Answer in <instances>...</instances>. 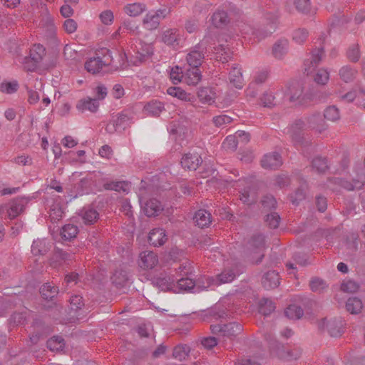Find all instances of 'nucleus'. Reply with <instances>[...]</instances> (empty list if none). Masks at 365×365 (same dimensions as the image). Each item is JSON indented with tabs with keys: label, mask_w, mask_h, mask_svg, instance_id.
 <instances>
[{
	"label": "nucleus",
	"mask_w": 365,
	"mask_h": 365,
	"mask_svg": "<svg viewBox=\"0 0 365 365\" xmlns=\"http://www.w3.org/2000/svg\"><path fill=\"white\" fill-rule=\"evenodd\" d=\"M243 272V268H235V269H225L223 272L219 274L216 279L208 278L210 279V286L213 284L220 285L225 283H229L234 280V279Z\"/></svg>",
	"instance_id": "9b49d317"
},
{
	"label": "nucleus",
	"mask_w": 365,
	"mask_h": 365,
	"mask_svg": "<svg viewBox=\"0 0 365 365\" xmlns=\"http://www.w3.org/2000/svg\"><path fill=\"white\" fill-rule=\"evenodd\" d=\"M247 249L250 255H257L258 258L256 259V263L260 262L264 257L265 249L264 237L261 234L254 235L249 240Z\"/></svg>",
	"instance_id": "6e6552de"
},
{
	"label": "nucleus",
	"mask_w": 365,
	"mask_h": 365,
	"mask_svg": "<svg viewBox=\"0 0 365 365\" xmlns=\"http://www.w3.org/2000/svg\"><path fill=\"white\" fill-rule=\"evenodd\" d=\"M181 40L180 33L177 29H168L162 34V41L174 48L179 46Z\"/></svg>",
	"instance_id": "ddd939ff"
},
{
	"label": "nucleus",
	"mask_w": 365,
	"mask_h": 365,
	"mask_svg": "<svg viewBox=\"0 0 365 365\" xmlns=\"http://www.w3.org/2000/svg\"><path fill=\"white\" fill-rule=\"evenodd\" d=\"M263 287L267 289H274L279 284V276L275 271H269L264 274L262 279Z\"/></svg>",
	"instance_id": "412c9836"
},
{
	"label": "nucleus",
	"mask_w": 365,
	"mask_h": 365,
	"mask_svg": "<svg viewBox=\"0 0 365 365\" xmlns=\"http://www.w3.org/2000/svg\"><path fill=\"white\" fill-rule=\"evenodd\" d=\"M266 19L269 20L270 21V24L269 25V29L266 31H257L255 33V35L257 38H258L259 40L269 36L271 34H272L275 31V23L278 19V12L277 11H272V12H267L265 14Z\"/></svg>",
	"instance_id": "dca6fc26"
},
{
	"label": "nucleus",
	"mask_w": 365,
	"mask_h": 365,
	"mask_svg": "<svg viewBox=\"0 0 365 365\" xmlns=\"http://www.w3.org/2000/svg\"><path fill=\"white\" fill-rule=\"evenodd\" d=\"M322 324V328L326 327L331 336L337 337L341 334V326L336 325L335 322H327L326 319H323Z\"/></svg>",
	"instance_id": "a18cd8bd"
},
{
	"label": "nucleus",
	"mask_w": 365,
	"mask_h": 365,
	"mask_svg": "<svg viewBox=\"0 0 365 365\" xmlns=\"http://www.w3.org/2000/svg\"><path fill=\"white\" fill-rule=\"evenodd\" d=\"M158 263V255L153 251H143L139 255L138 264L144 269H151Z\"/></svg>",
	"instance_id": "f8f14e48"
},
{
	"label": "nucleus",
	"mask_w": 365,
	"mask_h": 365,
	"mask_svg": "<svg viewBox=\"0 0 365 365\" xmlns=\"http://www.w3.org/2000/svg\"><path fill=\"white\" fill-rule=\"evenodd\" d=\"M294 4L297 10L302 13H308L311 9L310 0H294Z\"/></svg>",
	"instance_id": "680f3d73"
},
{
	"label": "nucleus",
	"mask_w": 365,
	"mask_h": 365,
	"mask_svg": "<svg viewBox=\"0 0 365 365\" xmlns=\"http://www.w3.org/2000/svg\"><path fill=\"white\" fill-rule=\"evenodd\" d=\"M101 53L103 57L97 56L91 58L85 63L86 69L91 73H96L106 66L113 63V56L110 50L104 48Z\"/></svg>",
	"instance_id": "39448f33"
},
{
	"label": "nucleus",
	"mask_w": 365,
	"mask_h": 365,
	"mask_svg": "<svg viewBox=\"0 0 365 365\" xmlns=\"http://www.w3.org/2000/svg\"><path fill=\"white\" fill-rule=\"evenodd\" d=\"M282 164V157L277 152L264 155L261 160V165L265 169L274 170L280 167Z\"/></svg>",
	"instance_id": "4468645a"
},
{
	"label": "nucleus",
	"mask_w": 365,
	"mask_h": 365,
	"mask_svg": "<svg viewBox=\"0 0 365 365\" xmlns=\"http://www.w3.org/2000/svg\"><path fill=\"white\" fill-rule=\"evenodd\" d=\"M324 56L323 48H314L304 62V71L307 75L311 74L322 61Z\"/></svg>",
	"instance_id": "9d476101"
},
{
	"label": "nucleus",
	"mask_w": 365,
	"mask_h": 365,
	"mask_svg": "<svg viewBox=\"0 0 365 365\" xmlns=\"http://www.w3.org/2000/svg\"><path fill=\"white\" fill-rule=\"evenodd\" d=\"M168 95L185 102L193 103L195 101L194 95L187 93L180 87H170L167 89Z\"/></svg>",
	"instance_id": "aec40b11"
},
{
	"label": "nucleus",
	"mask_w": 365,
	"mask_h": 365,
	"mask_svg": "<svg viewBox=\"0 0 365 365\" xmlns=\"http://www.w3.org/2000/svg\"><path fill=\"white\" fill-rule=\"evenodd\" d=\"M79 216L84 224L91 225L97 221L99 217V213L93 207H85L80 211Z\"/></svg>",
	"instance_id": "6ab92c4d"
},
{
	"label": "nucleus",
	"mask_w": 365,
	"mask_h": 365,
	"mask_svg": "<svg viewBox=\"0 0 365 365\" xmlns=\"http://www.w3.org/2000/svg\"><path fill=\"white\" fill-rule=\"evenodd\" d=\"M309 128L322 133L327 128V125L319 114L313 115L305 120H298L289 128L288 133L294 145L299 149L309 143L302 134L304 128Z\"/></svg>",
	"instance_id": "f257e3e1"
},
{
	"label": "nucleus",
	"mask_w": 365,
	"mask_h": 365,
	"mask_svg": "<svg viewBox=\"0 0 365 365\" xmlns=\"http://www.w3.org/2000/svg\"><path fill=\"white\" fill-rule=\"evenodd\" d=\"M265 222L272 229L277 228L280 222V217L277 212H273L266 216Z\"/></svg>",
	"instance_id": "13d9d810"
},
{
	"label": "nucleus",
	"mask_w": 365,
	"mask_h": 365,
	"mask_svg": "<svg viewBox=\"0 0 365 365\" xmlns=\"http://www.w3.org/2000/svg\"><path fill=\"white\" fill-rule=\"evenodd\" d=\"M18 88L19 83L16 81L2 82L0 85L1 91L7 94L15 93Z\"/></svg>",
	"instance_id": "864d4df0"
},
{
	"label": "nucleus",
	"mask_w": 365,
	"mask_h": 365,
	"mask_svg": "<svg viewBox=\"0 0 365 365\" xmlns=\"http://www.w3.org/2000/svg\"><path fill=\"white\" fill-rule=\"evenodd\" d=\"M238 141L235 135H228L222 143L226 150L235 151L237 147Z\"/></svg>",
	"instance_id": "774afa93"
},
{
	"label": "nucleus",
	"mask_w": 365,
	"mask_h": 365,
	"mask_svg": "<svg viewBox=\"0 0 365 365\" xmlns=\"http://www.w3.org/2000/svg\"><path fill=\"white\" fill-rule=\"evenodd\" d=\"M149 242L154 247L163 245L167 241L165 231L162 228H155L149 232Z\"/></svg>",
	"instance_id": "a211bd4d"
},
{
	"label": "nucleus",
	"mask_w": 365,
	"mask_h": 365,
	"mask_svg": "<svg viewBox=\"0 0 365 365\" xmlns=\"http://www.w3.org/2000/svg\"><path fill=\"white\" fill-rule=\"evenodd\" d=\"M240 200L245 204H251L255 201L254 193L251 192L250 188H245L240 191Z\"/></svg>",
	"instance_id": "4d7b16f0"
},
{
	"label": "nucleus",
	"mask_w": 365,
	"mask_h": 365,
	"mask_svg": "<svg viewBox=\"0 0 365 365\" xmlns=\"http://www.w3.org/2000/svg\"><path fill=\"white\" fill-rule=\"evenodd\" d=\"M140 203L142 202V199L140 200ZM143 212L148 217H155L159 215L160 212L163 210V207L158 200L156 199H150V200L145 202L143 205H142Z\"/></svg>",
	"instance_id": "2eb2a0df"
},
{
	"label": "nucleus",
	"mask_w": 365,
	"mask_h": 365,
	"mask_svg": "<svg viewBox=\"0 0 365 365\" xmlns=\"http://www.w3.org/2000/svg\"><path fill=\"white\" fill-rule=\"evenodd\" d=\"M309 36V32L305 29H298L293 31L292 40L295 43L302 44L304 43Z\"/></svg>",
	"instance_id": "de8ad7c7"
},
{
	"label": "nucleus",
	"mask_w": 365,
	"mask_h": 365,
	"mask_svg": "<svg viewBox=\"0 0 365 365\" xmlns=\"http://www.w3.org/2000/svg\"><path fill=\"white\" fill-rule=\"evenodd\" d=\"M346 310L353 314H359L363 308L361 300L357 297L349 298L346 303Z\"/></svg>",
	"instance_id": "e433bc0d"
},
{
	"label": "nucleus",
	"mask_w": 365,
	"mask_h": 365,
	"mask_svg": "<svg viewBox=\"0 0 365 365\" xmlns=\"http://www.w3.org/2000/svg\"><path fill=\"white\" fill-rule=\"evenodd\" d=\"M130 48L132 51L129 53V57L126 58L135 66L147 61L153 54L152 43H145L142 40H135Z\"/></svg>",
	"instance_id": "7ed1b4c3"
},
{
	"label": "nucleus",
	"mask_w": 365,
	"mask_h": 365,
	"mask_svg": "<svg viewBox=\"0 0 365 365\" xmlns=\"http://www.w3.org/2000/svg\"><path fill=\"white\" fill-rule=\"evenodd\" d=\"M133 117L128 111H123L115 115L108 123L106 130L109 133L121 132L132 123Z\"/></svg>",
	"instance_id": "423d86ee"
},
{
	"label": "nucleus",
	"mask_w": 365,
	"mask_h": 365,
	"mask_svg": "<svg viewBox=\"0 0 365 365\" xmlns=\"http://www.w3.org/2000/svg\"><path fill=\"white\" fill-rule=\"evenodd\" d=\"M212 4L206 0H200L197 1L194 6V12L195 13H203L207 12L211 7Z\"/></svg>",
	"instance_id": "338daca9"
},
{
	"label": "nucleus",
	"mask_w": 365,
	"mask_h": 365,
	"mask_svg": "<svg viewBox=\"0 0 365 365\" xmlns=\"http://www.w3.org/2000/svg\"><path fill=\"white\" fill-rule=\"evenodd\" d=\"M341 186L347 190H354L361 189L363 186V181L361 179L354 180L353 182L345 180H338Z\"/></svg>",
	"instance_id": "09e8293b"
},
{
	"label": "nucleus",
	"mask_w": 365,
	"mask_h": 365,
	"mask_svg": "<svg viewBox=\"0 0 365 365\" xmlns=\"http://www.w3.org/2000/svg\"><path fill=\"white\" fill-rule=\"evenodd\" d=\"M45 55V48L41 44H34L30 49L29 58L35 63L39 62Z\"/></svg>",
	"instance_id": "a19ab883"
},
{
	"label": "nucleus",
	"mask_w": 365,
	"mask_h": 365,
	"mask_svg": "<svg viewBox=\"0 0 365 365\" xmlns=\"http://www.w3.org/2000/svg\"><path fill=\"white\" fill-rule=\"evenodd\" d=\"M160 22V21H158L154 15H153L152 11H149L146 14L143 20L144 27L150 31L156 29L158 27Z\"/></svg>",
	"instance_id": "ea45409f"
},
{
	"label": "nucleus",
	"mask_w": 365,
	"mask_h": 365,
	"mask_svg": "<svg viewBox=\"0 0 365 365\" xmlns=\"http://www.w3.org/2000/svg\"><path fill=\"white\" fill-rule=\"evenodd\" d=\"M202 78L201 73L197 68H191L187 70L184 75V79L187 84L195 86L197 84Z\"/></svg>",
	"instance_id": "7c9ffc66"
},
{
	"label": "nucleus",
	"mask_w": 365,
	"mask_h": 365,
	"mask_svg": "<svg viewBox=\"0 0 365 365\" xmlns=\"http://www.w3.org/2000/svg\"><path fill=\"white\" fill-rule=\"evenodd\" d=\"M155 284L163 291H172L174 292L175 279L170 277H160L154 280Z\"/></svg>",
	"instance_id": "cd10ccee"
},
{
	"label": "nucleus",
	"mask_w": 365,
	"mask_h": 365,
	"mask_svg": "<svg viewBox=\"0 0 365 365\" xmlns=\"http://www.w3.org/2000/svg\"><path fill=\"white\" fill-rule=\"evenodd\" d=\"M189 270L190 267H187V265L179 267V276L181 277L176 279L174 287L175 293L180 292H200L210 287V279H199L197 282H195L192 279L187 277Z\"/></svg>",
	"instance_id": "f03ea898"
},
{
	"label": "nucleus",
	"mask_w": 365,
	"mask_h": 365,
	"mask_svg": "<svg viewBox=\"0 0 365 365\" xmlns=\"http://www.w3.org/2000/svg\"><path fill=\"white\" fill-rule=\"evenodd\" d=\"M212 24L217 28L225 26L230 21L227 13L223 10L216 11L211 17Z\"/></svg>",
	"instance_id": "bb28decb"
},
{
	"label": "nucleus",
	"mask_w": 365,
	"mask_h": 365,
	"mask_svg": "<svg viewBox=\"0 0 365 365\" xmlns=\"http://www.w3.org/2000/svg\"><path fill=\"white\" fill-rule=\"evenodd\" d=\"M357 70L349 65H345L339 70L340 79L344 83L352 82L357 75Z\"/></svg>",
	"instance_id": "b1692460"
},
{
	"label": "nucleus",
	"mask_w": 365,
	"mask_h": 365,
	"mask_svg": "<svg viewBox=\"0 0 365 365\" xmlns=\"http://www.w3.org/2000/svg\"><path fill=\"white\" fill-rule=\"evenodd\" d=\"M194 220L199 227L203 228L210 225L211 215L205 210H199L195 214Z\"/></svg>",
	"instance_id": "a878e982"
},
{
	"label": "nucleus",
	"mask_w": 365,
	"mask_h": 365,
	"mask_svg": "<svg viewBox=\"0 0 365 365\" xmlns=\"http://www.w3.org/2000/svg\"><path fill=\"white\" fill-rule=\"evenodd\" d=\"M98 107L99 103L97 99L89 97L81 100L76 106L77 109L81 112L88 110L92 113L96 112Z\"/></svg>",
	"instance_id": "4be33fe9"
},
{
	"label": "nucleus",
	"mask_w": 365,
	"mask_h": 365,
	"mask_svg": "<svg viewBox=\"0 0 365 365\" xmlns=\"http://www.w3.org/2000/svg\"><path fill=\"white\" fill-rule=\"evenodd\" d=\"M145 111L152 116H158L164 110V105L158 101H152L144 107Z\"/></svg>",
	"instance_id": "72a5a7b5"
},
{
	"label": "nucleus",
	"mask_w": 365,
	"mask_h": 365,
	"mask_svg": "<svg viewBox=\"0 0 365 365\" xmlns=\"http://www.w3.org/2000/svg\"><path fill=\"white\" fill-rule=\"evenodd\" d=\"M329 80V72L326 68H320L314 77V81L320 85H325Z\"/></svg>",
	"instance_id": "8fccbe9b"
},
{
	"label": "nucleus",
	"mask_w": 365,
	"mask_h": 365,
	"mask_svg": "<svg viewBox=\"0 0 365 365\" xmlns=\"http://www.w3.org/2000/svg\"><path fill=\"white\" fill-rule=\"evenodd\" d=\"M106 188L108 190H115L118 192L123 191L128 192V185L125 182H113L106 185Z\"/></svg>",
	"instance_id": "e2e57ef3"
},
{
	"label": "nucleus",
	"mask_w": 365,
	"mask_h": 365,
	"mask_svg": "<svg viewBox=\"0 0 365 365\" xmlns=\"http://www.w3.org/2000/svg\"><path fill=\"white\" fill-rule=\"evenodd\" d=\"M215 58L222 63L227 62L231 58V52L228 45L220 44L214 48Z\"/></svg>",
	"instance_id": "c85d7f7f"
},
{
	"label": "nucleus",
	"mask_w": 365,
	"mask_h": 365,
	"mask_svg": "<svg viewBox=\"0 0 365 365\" xmlns=\"http://www.w3.org/2000/svg\"><path fill=\"white\" fill-rule=\"evenodd\" d=\"M78 232V229L77 226L67 224L62 227L61 235L65 240H71L76 237Z\"/></svg>",
	"instance_id": "37998d69"
},
{
	"label": "nucleus",
	"mask_w": 365,
	"mask_h": 365,
	"mask_svg": "<svg viewBox=\"0 0 365 365\" xmlns=\"http://www.w3.org/2000/svg\"><path fill=\"white\" fill-rule=\"evenodd\" d=\"M48 249L45 240L37 239L33 242L31 245V252L34 255H43L47 252Z\"/></svg>",
	"instance_id": "4c0bfd02"
},
{
	"label": "nucleus",
	"mask_w": 365,
	"mask_h": 365,
	"mask_svg": "<svg viewBox=\"0 0 365 365\" xmlns=\"http://www.w3.org/2000/svg\"><path fill=\"white\" fill-rule=\"evenodd\" d=\"M346 56L351 62H357L361 56L359 46L358 44L350 46L346 51Z\"/></svg>",
	"instance_id": "3c124183"
},
{
	"label": "nucleus",
	"mask_w": 365,
	"mask_h": 365,
	"mask_svg": "<svg viewBox=\"0 0 365 365\" xmlns=\"http://www.w3.org/2000/svg\"><path fill=\"white\" fill-rule=\"evenodd\" d=\"M326 287V282L322 279L315 278L310 282V288L314 292H320L323 291Z\"/></svg>",
	"instance_id": "69168bd1"
},
{
	"label": "nucleus",
	"mask_w": 365,
	"mask_h": 365,
	"mask_svg": "<svg viewBox=\"0 0 365 365\" xmlns=\"http://www.w3.org/2000/svg\"><path fill=\"white\" fill-rule=\"evenodd\" d=\"M306 185H302L295 192L290 196V200L293 205H297L305 197Z\"/></svg>",
	"instance_id": "5fc2aeb1"
},
{
	"label": "nucleus",
	"mask_w": 365,
	"mask_h": 365,
	"mask_svg": "<svg viewBox=\"0 0 365 365\" xmlns=\"http://www.w3.org/2000/svg\"><path fill=\"white\" fill-rule=\"evenodd\" d=\"M356 104L365 109V87L356 86Z\"/></svg>",
	"instance_id": "0e129e2a"
},
{
	"label": "nucleus",
	"mask_w": 365,
	"mask_h": 365,
	"mask_svg": "<svg viewBox=\"0 0 365 365\" xmlns=\"http://www.w3.org/2000/svg\"><path fill=\"white\" fill-rule=\"evenodd\" d=\"M312 168L318 173H324L328 168L327 161L321 157L315 158L312 160Z\"/></svg>",
	"instance_id": "6e6d98bb"
},
{
	"label": "nucleus",
	"mask_w": 365,
	"mask_h": 365,
	"mask_svg": "<svg viewBox=\"0 0 365 365\" xmlns=\"http://www.w3.org/2000/svg\"><path fill=\"white\" fill-rule=\"evenodd\" d=\"M284 314L290 319H299L303 316L304 311L299 306L291 304L285 309Z\"/></svg>",
	"instance_id": "79ce46f5"
},
{
	"label": "nucleus",
	"mask_w": 365,
	"mask_h": 365,
	"mask_svg": "<svg viewBox=\"0 0 365 365\" xmlns=\"http://www.w3.org/2000/svg\"><path fill=\"white\" fill-rule=\"evenodd\" d=\"M184 78L181 69L178 66L173 67L170 71V78L173 84H178Z\"/></svg>",
	"instance_id": "052dcab7"
},
{
	"label": "nucleus",
	"mask_w": 365,
	"mask_h": 365,
	"mask_svg": "<svg viewBox=\"0 0 365 365\" xmlns=\"http://www.w3.org/2000/svg\"><path fill=\"white\" fill-rule=\"evenodd\" d=\"M287 96L290 101L298 100L303 93V87L299 82L292 83L287 89Z\"/></svg>",
	"instance_id": "f704fd0d"
},
{
	"label": "nucleus",
	"mask_w": 365,
	"mask_h": 365,
	"mask_svg": "<svg viewBox=\"0 0 365 365\" xmlns=\"http://www.w3.org/2000/svg\"><path fill=\"white\" fill-rule=\"evenodd\" d=\"M29 200V197H19L14 199L0 207V217L11 220L16 217L24 210Z\"/></svg>",
	"instance_id": "20e7f679"
},
{
	"label": "nucleus",
	"mask_w": 365,
	"mask_h": 365,
	"mask_svg": "<svg viewBox=\"0 0 365 365\" xmlns=\"http://www.w3.org/2000/svg\"><path fill=\"white\" fill-rule=\"evenodd\" d=\"M289 42L286 39L277 41L273 46L272 54L277 58H282L287 52Z\"/></svg>",
	"instance_id": "473e14b6"
},
{
	"label": "nucleus",
	"mask_w": 365,
	"mask_h": 365,
	"mask_svg": "<svg viewBox=\"0 0 365 365\" xmlns=\"http://www.w3.org/2000/svg\"><path fill=\"white\" fill-rule=\"evenodd\" d=\"M324 118L331 122H336L340 119V113L335 106L327 107L324 112Z\"/></svg>",
	"instance_id": "c03bdc74"
},
{
	"label": "nucleus",
	"mask_w": 365,
	"mask_h": 365,
	"mask_svg": "<svg viewBox=\"0 0 365 365\" xmlns=\"http://www.w3.org/2000/svg\"><path fill=\"white\" fill-rule=\"evenodd\" d=\"M197 97L201 103L212 104L215 102V93L211 88L202 87L197 91Z\"/></svg>",
	"instance_id": "393cba45"
},
{
	"label": "nucleus",
	"mask_w": 365,
	"mask_h": 365,
	"mask_svg": "<svg viewBox=\"0 0 365 365\" xmlns=\"http://www.w3.org/2000/svg\"><path fill=\"white\" fill-rule=\"evenodd\" d=\"M121 33H128L131 35H138L140 33L139 26L135 21L127 19L125 20L122 26L115 32V35L120 34Z\"/></svg>",
	"instance_id": "5701e85b"
},
{
	"label": "nucleus",
	"mask_w": 365,
	"mask_h": 365,
	"mask_svg": "<svg viewBox=\"0 0 365 365\" xmlns=\"http://www.w3.org/2000/svg\"><path fill=\"white\" fill-rule=\"evenodd\" d=\"M64 346V340L61 336H53L47 341V347L51 351L63 350Z\"/></svg>",
	"instance_id": "49530a36"
},
{
	"label": "nucleus",
	"mask_w": 365,
	"mask_h": 365,
	"mask_svg": "<svg viewBox=\"0 0 365 365\" xmlns=\"http://www.w3.org/2000/svg\"><path fill=\"white\" fill-rule=\"evenodd\" d=\"M230 83L236 88L241 89L243 87V78L241 69L237 67H233L230 72Z\"/></svg>",
	"instance_id": "2f4dec72"
},
{
	"label": "nucleus",
	"mask_w": 365,
	"mask_h": 365,
	"mask_svg": "<svg viewBox=\"0 0 365 365\" xmlns=\"http://www.w3.org/2000/svg\"><path fill=\"white\" fill-rule=\"evenodd\" d=\"M58 289L51 283H45L40 288V293L45 299H52L57 295Z\"/></svg>",
	"instance_id": "c9c22d12"
},
{
	"label": "nucleus",
	"mask_w": 365,
	"mask_h": 365,
	"mask_svg": "<svg viewBox=\"0 0 365 365\" xmlns=\"http://www.w3.org/2000/svg\"><path fill=\"white\" fill-rule=\"evenodd\" d=\"M145 10L146 6L143 3L128 4L123 8L124 12L132 17L140 15Z\"/></svg>",
	"instance_id": "c756f323"
},
{
	"label": "nucleus",
	"mask_w": 365,
	"mask_h": 365,
	"mask_svg": "<svg viewBox=\"0 0 365 365\" xmlns=\"http://www.w3.org/2000/svg\"><path fill=\"white\" fill-rule=\"evenodd\" d=\"M190 351V349L189 346L186 344H179L174 348L173 356L178 361H182L188 356Z\"/></svg>",
	"instance_id": "58836bf2"
},
{
	"label": "nucleus",
	"mask_w": 365,
	"mask_h": 365,
	"mask_svg": "<svg viewBox=\"0 0 365 365\" xmlns=\"http://www.w3.org/2000/svg\"><path fill=\"white\" fill-rule=\"evenodd\" d=\"M261 103L264 107H272L275 106L274 93L269 91H265L260 98Z\"/></svg>",
	"instance_id": "bf43d9fd"
},
{
	"label": "nucleus",
	"mask_w": 365,
	"mask_h": 365,
	"mask_svg": "<svg viewBox=\"0 0 365 365\" xmlns=\"http://www.w3.org/2000/svg\"><path fill=\"white\" fill-rule=\"evenodd\" d=\"M211 331L213 334H221L223 336L231 338L241 333L242 326L237 322H232L227 324H214L210 326Z\"/></svg>",
	"instance_id": "1a4fd4ad"
},
{
	"label": "nucleus",
	"mask_w": 365,
	"mask_h": 365,
	"mask_svg": "<svg viewBox=\"0 0 365 365\" xmlns=\"http://www.w3.org/2000/svg\"><path fill=\"white\" fill-rule=\"evenodd\" d=\"M275 309L274 303L268 299H263L260 302L259 312L264 316L270 314Z\"/></svg>",
	"instance_id": "603ef678"
},
{
	"label": "nucleus",
	"mask_w": 365,
	"mask_h": 365,
	"mask_svg": "<svg viewBox=\"0 0 365 365\" xmlns=\"http://www.w3.org/2000/svg\"><path fill=\"white\" fill-rule=\"evenodd\" d=\"M202 163V159L197 153L185 154L181 160V165L190 170H195Z\"/></svg>",
	"instance_id": "f3484780"
},
{
	"label": "nucleus",
	"mask_w": 365,
	"mask_h": 365,
	"mask_svg": "<svg viewBox=\"0 0 365 365\" xmlns=\"http://www.w3.org/2000/svg\"><path fill=\"white\" fill-rule=\"evenodd\" d=\"M207 38V36H205L202 42L197 44L187 53L186 60L189 66H191L192 68H198V67L201 65L202 59L205 57Z\"/></svg>",
	"instance_id": "0eeeda50"
}]
</instances>
